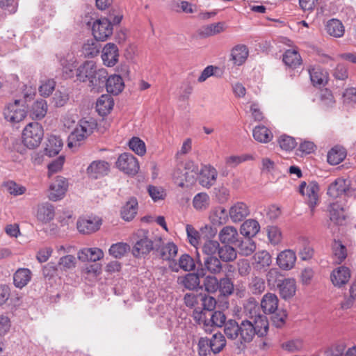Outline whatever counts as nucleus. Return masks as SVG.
<instances>
[{"instance_id":"obj_1","label":"nucleus","mask_w":356,"mask_h":356,"mask_svg":"<svg viewBox=\"0 0 356 356\" xmlns=\"http://www.w3.org/2000/svg\"><path fill=\"white\" fill-rule=\"evenodd\" d=\"M224 332L228 339H238L241 343H250L255 336L252 322L248 320L242 321L240 324L229 320L225 324Z\"/></svg>"},{"instance_id":"obj_2","label":"nucleus","mask_w":356,"mask_h":356,"mask_svg":"<svg viewBox=\"0 0 356 356\" xmlns=\"http://www.w3.org/2000/svg\"><path fill=\"white\" fill-rule=\"evenodd\" d=\"M97 122L92 118H85L79 121L74 131L68 137L67 146L70 148L77 147L96 129Z\"/></svg>"},{"instance_id":"obj_3","label":"nucleus","mask_w":356,"mask_h":356,"mask_svg":"<svg viewBox=\"0 0 356 356\" xmlns=\"http://www.w3.org/2000/svg\"><path fill=\"white\" fill-rule=\"evenodd\" d=\"M44 129L37 122L28 123L22 129V138L28 149H33L38 147L44 138Z\"/></svg>"},{"instance_id":"obj_4","label":"nucleus","mask_w":356,"mask_h":356,"mask_svg":"<svg viewBox=\"0 0 356 356\" xmlns=\"http://www.w3.org/2000/svg\"><path fill=\"white\" fill-rule=\"evenodd\" d=\"M198 173V165L193 161H188L185 163L183 171L177 170L174 172L173 176L178 186L189 187L195 183Z\"/></svg>"},{"instance_id":"obj_5","label":"nucleus","mask_w":356,"mask_h":356,"mask_svg":"<svg viewBox=\"0 0 356 356\" xmlns=\"http://www.w3.org/2000/svg\"><path fill=\"white\" fill-rule=\"evenodd\" d=\"M26 115L27 112L19 99L8 103L3 109V118L12 126L22 122Z\"/></svg>"},{"instance_id":"obj_6","label":"nucleus","mask_w":356,"mask_h":356,"mask_svg":"<svg viewBox=\"0 0 356 356\" xmlns=\"http://www.w3.org/2000/svg\"><path fill=\"white\" fill-rule=\"evenodd\" d=\"M149 232L140 229L133 234V240L135 241L132 249V253L135 257H140L150 252L153 249V242L148 237Z\"/></svg>"},{"instance_id":"obj_7","label":"nucleus","mask_w":356,"mask_h":356,"mask_svg":"<svg viewBox=\"0 0 356 356\" xmlns=\"http://www.w3.org/2000/svg\"><path fill=\"white\" fill-rule=\"evenodd\" d=\"M113 24L106 18H101L93 22L92 32L96 40L106 41L113 34Z\"/></svg>"},{"instance_id":"obj_8","label":"nucleus","mask_w":356,"mask_h":356,"mask_svg":"<svg viewBox=\"0 0 356 356\" xmlns=\"http://www.w3.org/2000/svg\"><path fill=\"white\" fill-rule=\"evenodd\" d=\"M115 164L120 171L131 175L138 173L140 168L138 159L130 153L121 154Z\"/></svg>"},{"instance_id":"obj_9","label":"nucleus","mask_w":356,"mask_h":356,"mask_svg":"<svg viewBox=\"0 0 356 356\" xmlns=\"http://www.w3.org/2000/svg\"><path fill=\"white\" fill-rule=\"evenodd\" d=\"M198 174L200 184L207 188L216 184L218 175L217 170L210 164L203 165Z\"/></svg>"},{"instance_id":"obj_10","label":"nucleus","mask_w":356,"mask_h":356,"mask_svg":"<svg viewBox=\"0 0 356 356\" xmlns=\"http://www.w3.org/2000/svg\"><path fill=\"white\" fill-rule=\"evenodd\" d=\"M277 288L280 297L284 300H289L296 296L298 286L296 280L289 277L280 280Z\"/></svg>"},{"instance_id":"obj_11","label":"nucleus","mask_w":356,"mask_h":356,"mask_svg":"<svg viewBox=\"0 0 356 356\" xmlns=\"http://www.w3.org/2000/svg\"><path fill=\"white\" fill-rule=\"evenodd\" d=\"M101 225L102 220L98 217L87 216L80 218L76 227L80 233L90 234L99 230Z\"/></svg>"},{"instance_id":"obj_12","label":"nucleus","mask_w":356,"mask_h":356,"mask_svg":"<svg viewBox=\"0 0 356 356\" xmlns=\"http://www.w3.org/2000/svg\"><path fill=\"white\" fill-rule=\"evenodd\" d=\"M119 56V50L115 44L109 42L103 47L101 58L105 66L108 67L115 66L118 62Z\"/></svg>"},{"instance_id":"obj_13","label":"nucleus","mask_w":356,"mask_h":356,"mask_svg":"<svg viewBox=\"0 0 356 356\" xmlns=\"http://www.w3.org/2000/svg\"><path fill=\"white\" fill-rule=\"evenodd\" d=\"M296 260L297 257L296 252L291 249H286L281 251L277 254L276 264L280 269L283 270H290L294 268Z\"/></svg>"},{"instance_id":"obj_14","label":"nucleus","mask_w":356,"mask_h":356,"mask_svg":"<svg viewBox=\"0 0 356 356\" xmlns=\"http://www.w3.org/2000/svg\"><path fill=\"white\" fill-rule=\"evenodd\" d=\"M349 188L350 184L347 180L343 178H337L329 186L327 195L333 199L344 198Z\"/></svg>"},{"instance_id":"obj_15","label":"nucleus","mask_w":356,"mask_h":356,"mask_svg":"<svg viewBox=\"0 0 356 356\" xmlns=\"http://www.w3.org/2000/svg\"><path fill=\"white\" fill-rule=\"evenodd\" d=\"M249 56L248 47L243 44L234 46L230 50L229 60L235 66H241L247 60Z\"/></svg>"},{"instance_id":"obj_16","label":"nucleus","mask_w":356,"mask_h":356,"mask_svg":"<svg viewBox=\"0 0 356 356\" xmlns=\"http://www.w3.org/2000/svg\"><path fill=\"white\" fill-rule=\"evenodd\" d=\"M110 165L108 162L102 160L92 161L86 169V174L90 178L98 179L108 174Z\"/></svg>"},{"instance_id":"obj_17","label":"nucleus","mask_w":356,"mask_h":356,"mask_svg":"<svg viewBox=\"0 0 356 356\" xmlns=\"http://www.w3.org/2000/svg\"><path fill=\"white\" fill-rule=\"evenodd\" d=\"M350 270L348 267L339 266L334 269L330 274V280L334 286L341 287L348 282L350 278Z\"/></svg>"},{"instance_id":"obj_18","label":"nucleus","mask_w":356,"mask_h":356,"mask_svg":"<svg viewBox=\"0 0 356 356\" xmlns=\"http://www.w3.org/2000/svg\"><path fill=\"white\" fill-rule=\"evenodd\" d=\"M55 216V210L53 205L49 202H43L38 206L36 218L42 223L49 222Z\"/></svg>"},{"instance_id":"obj_19","label":"nucleus","mask_w":356,"mask_h":356,"mask_svg":"<svg viewBox=\"0 0 356 356\" xmlns=\"http://www.w3.org/2000/svg\"><path fill=\"white\" fill-rule=\"evenodd\" d=\"M32 272L27 268H19L13 274V284L18 289L26 286L31 280Z\"/></svg>"},{"instance_id":"obj_20","label":"nucleus","mask_w":356,"mask_h":356,"mask_svg":"<svg viewBox=\"0 0 356 356\" xmlns=\"http://www.w3.org/2000/svg\"><path fill=\"white\" fill-rule=\"evenodd\" d=\"M68 184L67 180L62 177H58L50 186V199H62L65 193Z\"/></svg>"},{"instance_id":"obj_21","label":"nucleus","mask_w":356,"mask_h":356,"mask_svg":"<svg viewBox=\"0 0 356 356\" xmlns=\"http://www.w3.org/2000/svg\"><path fill=\"white\" fill-rule=\"evenodd\" d=\"M78 259L81 261H97L104 257L103 251L98 248H83L79 251Z\"/></svg>"},{"instance_id":"obj_22","label":"nucleus","mask_w":356,"mask_h":356,"mask_svg":"<svg viewBox=\"0 0 356 356\" xmlns=\"http://www.w3.org/2000/svg\"><path fill=\"white\" fill-rule=\"evenodd\" d=\"M301 195L310 200H318L319 198V186L317 183L302 181L299 186Z\"/></svg>"},{"instance_id":"obj_23","label":"nucleus","mask_w":356,"mask_h":356,"mask_svg":"<svg viewBox=\"0 0 356 356\" xmlns=\"http://www.w3.org/2000/svg\"><path fill=\"white\" fill-rule=\"evenodd\" d=\"M279 300L273 293H266L261 300V307L265 314H273L278 308Z\"/></svg>"},{"instance_id":"obj_24","label":"nucleus","mask_w":356,"mask_h":356,"mask_svg":"<svg viewBox=\"0 0 356 356\" xmlns=\"http://www.w3.org/2000/svg\"><path fill=\"white\" fill-rule=\"evenodd\" d=\"M108 76L107 70L103 67H98L95 70L92 76L89 79V86L92 90L98 91L105 83Z\"/></svg>"},{"instance_id":"obj_25","label":"nucleus","mask_w":356,"mask_h":356,"mask_svg":"<svg viewBox=\"0 0 356 356\" xmlns=\"http://www.w3.org/2000/svg\"><path fill=\"white\" fill-rule=\"evenodd\" d=\"M104 85L107 92L115 95L120 94L124 88L123 79L117 74L106 78Z\"/></svg>"},{"instance_id":"obj_26","label":"nucleus","mask_w":356,"mask_h":356,"mask_svg":"<svg viewBox=\"0 0 356 356\" xmlns=\"http://www.w3.org/2000/svg\"><path fill=\"white\" fill-rule=\"evenodd\" d=\"M298 254L303 261L311 259L314 254V250L310 244V241L306 237H299L297 241Z\"/></svg>"},{"instance_id":"obj_27","label":"nucleus","mask_w":356,"mask_h":356,"mask_svg":"<svg viewBox=\"0 0 356 356\" xmlns=\"http://www.w3.org/2000/svg\"><path fill=\"white\" fill-rule=\"evenodd\" d=\"M250 213L248 207L243 202H237L230 208L229 216L234 222H239Z\"/></svg>"},{"instance_id":"obj_28","label":"nucleus","mask_w":356,"mask_h":356,"mask_svg":"<svg viewBox=\"0 0 356 356\" xmlns=\"http://www.w3.org/2000/svg\"><path fill=\"white\" fill-rule=\"evenodd\" d=\"M329 212L330 220L336 225H342L346 220V211L339 202H333L330 204Z\"/></svg>"},{"instance_id":"obj_29","label":"nucleus","mask_w":356,"mask_h":356,"mask_svg":"<svg viewBox=\"0 0 356 356\" xmlns=\"http://www.w3.org/2000/svg\"><path fill=\"white\" fill-rule=\"evenodd\" d=\"M237 229L232 226H225L219 232L218 238L222 244H234L238 241Z\"/></svg>"},{"instance_id":"obj_30","label":"nucleus","mask_w":356,"mask_h":356,"mask_svg":"<svg viewBox=\"0 0 356 356\" xmlns=\"http://www.w3.org/2000/svg\"><path fill=\"white\" fill-rule=\"evenodd\" d=\"M114 106L113 99L108 95H102L97 101L96 110L100 115H106Z\"/></svg>"},{"instance_id":"obj_31","label":"nucleus","mask_w":356,"mask_h":356,"mask_svg":"<svg viewBox=\"0 0 356 356\" xmlns=\"http://www.w3.org/2000/svg\"><path fill=\"white\" fill-rule=\"evenodd\" d=\"M97 68V65L93 61H86L80 65L76 72L77 79L81 81H86L89 80L92 74L95 72Z\"/></svg>"},{"instance_id":"obj_32","label":"nucleus","mask_w":356,"mask_h":356,"mask_svg":"<svg viewBox=\"0 0 356 356\" xmlns=\"http://www.w3.org/2000/svg\"><path fill=\"white\" fill-rule=\"evenodd\" d=\"M226 27L223 22H217L202 26L198 33L202 38H208L221 33Z\"/></svg>"},{"instance_id":"obj_33","label":"nucleus","mask_w":356,"mask_h":356,"mask_svg":"<svg viewBox=\"0 0 356 356\" xmlns=\"http://www.w3.org/2000/svg\"><path fill=\"white\" fill-rule=\"evenodd\" d=\"M254 334L259 337L265 336L268 330V321L266 316L259 314L256 316L252 321Z\"/></svg>"},{"instance_id":"obj_34","label":"nucleus","mask_w":356,"mask_h":356,"mask_svg":"<svg viewBox=\"0 0 356 356\" xmlns=\"http://www.w3.org/2000/svg\"><path fill=\"white\" fill-rule=\"evenodd\" d=\"M253 265L259 270L269 267L272 263L271 255L266 250L256 252L253 256Z\"/></svg>"},{"instance_id":"obj_35","label":"nucleus","mask_w":356,"mask_h":356,"mask_svg":"<svg viewBox=\"0 0 356 356\" xmlns=\"http://www.w3.org/2000/svg\"><path fill=\"white\" fill-rule=\"evenodd\" d=\"M202 270H206L212 275H218L222 270V265L220 260L216 257H207L204 260V265Z\"/></svg>"},{"instance_id":"obj_36","label":"nucleus","mask_w":356,"mask_h":356,"mask_svg":"<svg viewBox=\"0 0 356 356\" xmlns=\"http://www.w3.org/2000/svg\"><path fill=\"white\" fill-rule=\"evenodd\" d=\"M283 62L289 68L296 69L302 64V58L296 50L289 49L283 54Z\"/></svg>"},{"instance_id":"obj_37","label":"nucleus","mask_w":356,"mask_h":356,"mask_svg":"<svg viewBox=\"0 0 356 356\" xmlns=\"http://www.w3.org/2000/svg\"><path fill=\"white\" fill-rule=\"evenodd\" d=\"M62 147L63 142L59 137L50 136L47 139L44 152L49 156H54L59 153Z\"/></svg>"},{"instance_id":"obj_38","label":"nucleus","mask_w":356,"mask_h":356,"mask_svg":"<svg viewBox=\"0 0 356 356\" xmlns=\"http://www.w3.org/2000/svg\"><path fill=\"white\" fill-rule=\"evenodd\" d=\"M310 79L314 86H321L327 82V74L325 71L317 66L309 69Z\"/></svg>"},{"instance_id":"obj_39","label":"nucleus","mask_w":356,"mask_h":356,"mask_svg":"<svg viewBox=\"0 0 356 356\" xmlns=\"http://www.w3.org/2000/svg\"><path fill=\"white\" fill-rule=\"evenodd\" d=\"M186 231L188 243L193 247L197 248V246L204 240L205 236H202L204 230H201V234L196 230L193 225H186Z\"/></svg>"},{"instance_id":"obj_40","label":"nucleus","mask_w":356,"mask_h":356,"mask_svg":"<svg viewBox=\"0 0 356 356\" xmlns=\"http://www.w3.org/2000/svg\"><path fill=\"white\" fill-rule=\"evenodd\" d=\"M259 222L254 220H247L241 227V234L245 237L252 238L259 231Z\"/></svg>"},{"instance_id":"obj_41","label":"nucleus","mask_w":356,"mask_h":356,"mask_svg":"<svg viewBox=\"0 0 356 356\" xmlns=\"http://www.w3.org/2000/svg\"><path fill=\"white\" fill-rule=\"evenodd\" d=\"M327 33L334 38H340L344 34V26L342 23L337 19H332L326 24Z\"/></svg>"},{"instance_id":"obj_42","label":"nucleus","mask_w":356,"mask_h":356,"mask_svg":"<svg viewBox=\"0 0 356 356\" xmlns=\"http://www.w3.org/2000/svg\"><path fill=\"white\" fill-rule=\"evenodd\" d=\"M253 137L259 143H267L272 140L273 134L265 126L259 125L253 129Z\"/></svg>"},{"instance_id":"obj_43","label":"nucleus","mask_w":356,"mask_h":356,"mask_svg":"<svg viewBox=\"0 0 356 356\" xmlns=\"http://www.w3.org/2000/svg\"><path fill=\"white\" fill-rule=\"evenodd\" d=\"M138 202H127L120 211L121 217L126 221L134 218L138 212Z\"/></svg>"},{"instance_id":"obj_44","label":"nucleus","mask_w":356,"mask_h":356,"mask_svg":"<svg viewBox=\"0 0 356 356\" xmlns=\"http://www.w3.org/2000/svg\"><path fill=\"white\" fill-rule=\"evenodd\" d=\"M47 109L48 106L46 101L40 99L33 103L31 107V113L33 118L41 120L46 115Z\"/></svg>"},{"instance_id":"obj_45","label":"nucleus","mask_w":356,"mask_h":356,"mask_svg":"<svg viewBox=\"0 0 356 356\" xmlns=\"http://www.w3.org/2000/svg\"><path fill=\"white\" fill-rule=\"evenodd\" d=\"M346 154L343 148L334 147L327 154V162L331 165H337L346 158Z\"/></svg>"},{"instance_id":"obj_46","label":"nucleus","mask_w":356,"mask_h":356,"mask_svg":"<svg viewBox=\"0 0 356 356\" xmlns=\"http://www.w3.org/2000/svg\"><path fill=\"white\" fill-rule=\"evenodd\" d=\"M210 312L200 308H195L193 311V317L195 321L199 324L202 325L206 331L209 327Z\"/></svg>"},{"instance_id":"obj_47","label":"nucleus","mask_w":356,"mask_h":356,"mask_svg":"<svg viewBox=\"0 0 356 356\" xmlns=\"http://www.w3.org/2000/svg\"><path fill=\"white\" fill-rule=\"evenodd\" d=\"M211 351L214 354L220 353L226 345V340L223 334L220 332L214 334L209 339Z\"/></svg>"},{"instance_id":"obj_48","label":"nucleus","mask_w":356,"mask_h":356,"mask_svg":"<svg viewBox=\"0 0 356 356\" xmlns=\"http://www.w3.org/2000/svg\"><path fill=\"white\" fill-rule=\"evenodd\" d=\"M237 246L239 253L245 256L250 255L256 250V244L254 241L248 237L242 240Z\"/></svg>"},{"instance_id":"obj_49","label":"nucleus","mask_w":356,"mask_h":356,"mask_svg":"<svg viewBox=\"0 0 356 356\" xmlns=\"http://www.w3.org/2000/svg\"><path fill=\"white\" fill-rule=\"evenodd\" d=\"M220 248V244L217 241L205 238L203 241L202 250L207 257H214L213 255L216 252L218 253Z\"/></svg>"},{"instance_id":"obj_50","label":"nucleus","mask_w":356,"mask_h":356,"mask_svg":"<svg viewBox=\"0 0 356 356\" xmlns=\"http://www.w3.org/2000/svg\"><path fill=\"white\" fill-rule=\"evenodd\" d=\"M128 145L138 156H143L146 153L145 143L138 137L131 138L128 143Z\"/></svg>"},{"instance_id":"obj_51","label":"nucleus","mask_w":356,"mask_h":356,"mask_svg":"<svg viewBox=\"0 0 356 356\" xmlns=\"http://www.w3.org/2000/svg\"><path fill=\"white\" fill-rule=\"evenodd\" d=\"M130 250V246L127 243L119 242L113 244L109 250V254L115 258H121Z\"/></svg>"},{"instance_id":"obj_52","label":"nucleus","mask_w":356,"mask_h":356,"mask_svg":"<svg viewBox=\"0 0 356 356\" xmlns=\"http://www.w3.org/2000/svg\"><path fill=\"white\" fill-rule=\"evenodd\" d=\"M218 255L222 261L229 262L236 259L237 253L234 248L230 245H225L220 248Z\"/></svg>"},{"instance_id":"obj_53","label":"nucleus","mask_w":356,"mask_h":356,"mask_svg":"<svg viewBox=\"0 0 356 356\" xmlns=\"http://www.w3.org/2000/svg\"><path fill=\"white\" fill-rule=\"evenodd\" d=\"M333 254L336 262L341 264L347 257V250L340 241H334L332 245Z\"/></svg>"},{"instance_id":"obj_54","label":"nucleus","mask_w":356,"mask_h":356,"mask_svg":"<svg viewBox=\"0 0 356 356\" xmlns=\"http://www.w3.org/2000/svg\"><path fill=\"white\" fill-rule=\"evenodd\" d=\"M181 283L186 289L194 290L200 286V281L197 274L188 273L182 278Z\"/></svg>"},{"instance_id":"obj_55","label":"nucleus","mask_w":356,"mask_h":356,"mask_svg":"<svg viewBox=\"0 0 356 356\" xmlns=\"http://www.w3.org/2000/svg\"><path fill=\"white\" fill-rule=\"evenodd\" d=\"M248 287L253 294H261L266 289L265 281L261 277H253L248 284Z\"/></svg>"},{"instance_id":"obj_56","label":"nucleus","mask_w":356,"mask_h":356,"mask_svg":"<svg viewBox=\"0 0 356 356\" xmlns=\"http://www.w3.org/2000/svg\"><path fill=\"white\" fill-rule=\"evenodd\" d=\"M178 248L174 243H168L161 249V256L164 260H170L176 257Z\"/></svg>"},{"instance_id":"obj_57","label":"nucleus","mask_w":356,"mask_h":356,"mask_svg":"<svg viewBox=\"0 0 356 356\" xmlns=\"http://www.w3.org/2000/svg\"><path fill=\"white\" fill-rule=\"evenodd\" d=\"M234 289V284L229 277L225 276L219 280L218 290L222 296H227L231 295Z\"/></svg>"},{"instance_id":"obj_58","label":"nucleus","mask_w":356,"mask_h":356,"mask_svg":"<svg viewBox=\"0 0 356 356\" xmlns=\"http://www.w3.org/2000/svg\"><path fill=\"white\" fill-rule=\"evenodd\" d=\"M56 82L54 79H45L41 81L38 91L41 96L47 97L52 94L55 90Z\"/></svg>"},{"instance_id":"obj_59","label":"nucleus","mask_w":356,"mask_h":356,"mask_svg":"<svg viewBox=\"0 0 356 356\" xmlns=\"http://www.w3.org/2000/svg\"><path fill=\"white\" fill-rule=\"evenodd\" d=\"M60 62L63 67V72L68 76H71L76 65L75 57L72 54H68L66 58H62Z\"/></svg>"},{"instance_id":"obj_60","label":"nucleus","mask_w":356,"mask_h":356,"mask_svg":"<svg viewBox=\"0 0 356 356\" xmlns=\"http://www.w3.org/2000/svg\"><path fill=\"white\" fill-rule=\"evenodd\" d=\"M3 186L7 192L14 196L25 193L26 188L25 186L16 183L14 181H8L3 184Z\"/></svg>"},{"instance_id":"obj_61","label":"nucleus","mask_w":356,"mask_h":356,"mask_svg":"<svg viewBox=\"0 0 356 356\" xmlns=\"http://www.w3.org/2000/svg\"><path fill=\"white\" fill-rule=\"evenodd\" d=\"M226 316L223 312L220 311L211 312L209 315V327L216 326L222 327L223 325H225Z\"/></svg>"},{"instance_id":"obj_62","label":"nucleus","mask_w":356,"mask_h":356,"mask_svg":"<svg viewBox=\"0 0 356 356\" xmlns=\"http://www.w3.org/2000/svg\"><path fill=\"white\" fill-rule=\"evenodd\" d=\"M252 160H254V157L250 154L232 155L225 159V163L228 166L234 168L244 161Z\"/></svg>"},{"instance_id":"obj_63","label":"nucleus","mask_w":356,"mask_h":356,"mask_svg":"<svg viewBox=\"0 0 356 356\" xmlns=\"http://www.w3.org/2000/svg\"><path fill=\"white\" fill-rule=\"evenodd\" d=\"M203 285L207 292L215 293L219 289V280L213 275H207L204 278Z\"/></svg>"},{"instance_id":"obj_64","label":"nucleus","mask_w":356,"mask_h":356,"mask_svg":"<svg viewBox=\"0 0 356 356\" xmlns=\"http://www.w3.org/2000/svg\"><path fill=\"white\" fill-rule=\"evenodd\" d=\"M100 47L93 40H88L82 47V51L85 56L95 57L99 52Z\"/></svg>"}]
</instances>
